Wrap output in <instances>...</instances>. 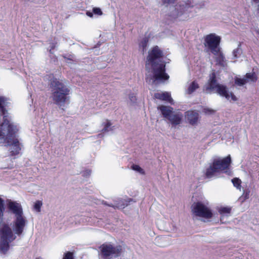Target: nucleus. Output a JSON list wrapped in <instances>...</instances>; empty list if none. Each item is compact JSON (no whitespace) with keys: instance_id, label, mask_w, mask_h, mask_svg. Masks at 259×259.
Returning <instances> with one entry per match:
<instances>
[{"instance_id":"ddd939ff","label":"nucleus","mask_w":259,"mask_h":259,"mask_svg":"<svg viewBox=\"0 0 259 259\" xmlns=\"http://www.w3.org/2000/svg\"><path fill=\"white\" fill-rule=\"evenodd\" d=\"M8 208L15 214V217L23 214L22 206L18 203L10 201L8 203Z\"/></svg>"},{"instance_id":"72a5a7b5","label":"nucleus","mask_w":259,"mask_h":259,"mask_svg":"<svg viewBox=\"0 0 259 259\" xmlns=\"http://www.w3.org/2000/svg\"><path fill=\"white\" fill-rule=\"evenodd\" d=\"M129 98H130L131 101L133 103H134L136 100V96H134V94L130 95Z\"/></svg>"},{"instance_id":"4be33fe9","label":"nucleus","mask_w":259,"mask_h":259,"mask_svg":"<svg viewBox=\"0 0 259 259\" xmlns=\"http://www.w3.org/2000/svg\"><path fill=\"white\" fill-rule=\"evenodd\" d=\"M235 83L239 86H242L247 83V79L245 78V77L242 78L236 77L235 79Z\"/></svg>"},{"instance_id":"2eb2a0df","label":"nucleus","mask_w":259,"mask_h":259,"mask_svg":"<svg viewBox=\"0 0 259 259\" xmlns=\"http://www.w3.org/2000/svg\"><path fill=\"white\" fill-rule=\"evenodd\" d=\"M186 116L190 124H195L198 119L199 114L197 112L193 111H188L186 113Z\"/></svg>"},{"instance_id":"aec40b11","label":"nucleus","mask_w":259,"mask_h":259,"mask_svg":"<svg viewBox=\"0 0 259 259\" xmlns=\"http://www.w3.org/2000/svg\"><path fill=\"white\" fill-rule=\"evenodd\" d=\"M231 208L229 207H221L218 209L219 212L222 215L230 214Z\"/></svg>"},{"instance_id":"b1692460","label":"nucleus","mask_w":259,"mask_h":259,"mask_svg":"<svg viewBox=\"0 0 259 259\" xmlns=\"http://www.w3.org/2000/svg\"><path fill=\"white\" fill-rule=\"evenodd\" d=\"M42 205V203L41 201L37 200L36 201L34 205V209L38 212L40 211V208Z\"/></svg>"},{"instance_id":"f3484780","label":"nucleus","mask_w":259,"mask_h":259,"mask_svg":"<svg viewBox=\"0 0 259 259\" xmlns=\"http://www.w3.org/2000/svg\"><path fill=\"white\" fill-rule=\"evenodd\" d=\"M217 55L218 56L216 58L217 64L224 67L227 66V62L223 53L220 51Z\"/></svg>"},{"instance_id":"39448f33","label":"nucleus","mask_w":259,"mask_h":259,"mask_svg":"<svg viewBox=\"0 0 259 259\" xmlns=\"http://www.w3.org/2000/svg\"><path fill=\"white\" fill-rule=\"evenodd\" d=\"M0 250L6 253L9 249V243L14 240L16 236L13 234L11 228L8 225H4L0 230Z\"/></svg>"},{"instance_id":"cd10ccee","label":"nucleus","mask_w":259,"mask_h":259,"mask_svg":"<svg viewBox=\"0 0 259 259\" xmlns=\"http://www.w3.org/2000/svg\"><path fill=\"white\" fill-rule=\"evenodd\" d=\"M240 47V45H239L238 48L237 49L234 50L233 51V55L234 58H237L238 57V55L241 52V50Z\"/></svg>"},{"instance_id":"9b49d317","label":"nucleus","mask_w":259,"mask_h":259,"mask_svg":"<svg viewBox=\"0 0 259 259\" xmlns=\"http://www.w3.org/2000/svg\"><path fill=\"white\" fill-rule=\"evenodd\" d=\"M14 230L18 235H20L23 232L27 223V220L23 215H19L15 217L13 222Z\"/></svg>"},{"instance_id":"6ab92c4d","label":"nucleus","mask_w":259,"mask_h":259,"mask_svg":"<svg viewBox=\"0 0 259 259\" xmlns=\"http://www.w3.org/2000/svg\"><path fill=\"white\" fill-rule=\"evenodd\" d=\"M245 79H247V82H255L257 80V76L254 72L246 73L244 76Z\"/></svg>"},{"instance_id":"e433bc0d","label":"nucleus","mask_w":259,"mask_h":259,"mask_svg":"<svg viewBox=\"0 0 259 259\" xmlns=\"http://www.w3.org/2000/svg\"><path fill=\"white\" fill-rule=\"evenodd\" d=\"M87 16H88L90 17H92L93 16V13L92 12H87Z\"/></svg>"},{"instance_id":"bb28decb","label":"nucleus","mask_w":259,"mask_h":259,"mask_svg":"<svg viewBox=\"0 0 259 259\" xmlns=\"http://www.w3.org/2000/svg\"><path fill=\"white\" fill-rule=\"evenodd\" d=\"M104 128L102 129L103 132H108L109 131V128L111 125V122L109 120H107L106 122L103 123Z\"/></svg>"},{"instance_id":"f257e3e1","label":"nucleus","mask_w":259,"mask_h":259,"mask_svg":"<svg viewBox=\"0 0 259 259\" xmlns=\"http://www.w3.org/2000/svg\"><path fill=\"white\" fill-rule=\"evenodd\" d=\"M163 52L157 46L149 52L146 62V81L152 85L163 83L169 78L165 73V64L162 61Z\"/></svg>"},{"instance_id":"f704fd0d","label":"nucleus","mask_w":259,"mask_h":259,"mask_svg":"<svg viewBox=\"0 0 259 259\" xmlns=\"http://www.w3.org/2000/svg\"><path fill=\"white\" fill-rule=\"evenodd\" d=\"M102 203L103 204H104V205H107V206H108L112 207L114 208V205L112 204H108L106 201H102Z\"/></svg>"},{"instance_id":"2f4dec72","label":"nucleus","mask_w":259,"mask_h":259,"mask_svg":"<svg viewBox=\"0 0 259 259\" xmlns=\"http://www.w3.org/2000/svg\"><path fill=\"white\" fill-rule=\"evenodd\" d=\"M93 12L97 15H102L103 14V13L99 8H93Z\"/></svg>"},{"instance_id":"7c9ffc66","label":"nucleus","mask_w":259,"mask_h":259,"mask_svg":"<svg viewBox=\"0 0 259 259\" xmlns=\"http://www.w3.org/2000/svg\"><path fill=\"white\" fill-rule=\"evenodd\" d=\"M202 112L206 114H211L214 112V111L209 108H204Z\"/></svg>"},{"instance_id":"f8f14e48","label":"nucleus","mask_w":259,"mask_h":259,"mask_svg":"<svg viewBox=\"0 0 259 259\" xmlns=\"http://www.w3.org/2000/svg\"><path fill=\"white\" fill-rule=\"evenodd\" d=\"M8 103L6 100L3 97H0V112L1 114L3 116V122L2 125V128L6 127L7 125L14 124L13 123H11L10 121L8 118V113L5 109V107L7 106Z\"/></svg>"},{"instance_id":"4c0bfd02","label":"nucleus","mask_w":259,"mask_h":259,"mask_svg":"<svg viewBox=\"0 0 259 259\" xmlns=\"http://www.w3.org/2000/svg\"><path fill=\"white\" fill-rule=\"evenodd\" d=\"M91 171L90 170H87L85 171L87 175H90L91 174Z\"/></svg>"},{"instance_id":"393cba45","label":"nucleus","mask_w":259,"mask_h":259,"mask_svg":"<svg viewBox=\"0 0 259 259\" xmlns=\"http://www.w3.org/2000/svg\"><path fill=\"white\" fill-rule=\"evenodd\" d=\"M25 3H30L36 4H44L46 0H22Z\"/></svg>"},{"instance_id":"9d476101","label":"nucleus","mask_w":259,"mask_h":259,"mask_svg":"<svg viewBox=\"0 0 259 259\" xmlns=\"http://www.w3.org/2000/svg\"><path fill=\"white\" fill-rule=\"evenodd\" d=\"M158 108L160 110L163 116L168 119L171 124L178 125L181 122L182 114L180 113H175L172 108L162 105Z\"/></svg>"},{"instance_id":"473e14b6","label":"nucleus","mask_w":259,"mask_h":259,"mask_svg":"<svg viewBox=\"0 0 259 259\" xmlns=\"http://www.w3.org/2000/svg\"><path fill=\"white\" fill-rule=\"evenodd\" d=\"M175 0H162L164 4H174Z\"/></svg>"},{"instance_id":"c756f323","label":"nucleus","mask_w":259,"mask_h":259,"mask_svg":"<svg viewBox=\"0 0 259 259\" xmlns=\"http://www.w3.org/2000/svg\"><path fill=\"white\" fill-rule=\"evenodd\" d=\"M133 169L139 172L141 174H144V170L138 165H133L132 166Z\"/></svg>"},{"instance_id":"1a4fd4ad","label":"nucleus","mask_w":259,"mask_h":259,"mask_svg":"<svg viewBox=\"0 0 259 259\" xmlns=\"http://www.w3.org/2000/svg\"><path fill=\"white\" fill-rule=\"evenodd\" d=\"M100 248L101 255L105 259L118 256L122 251V247L120 245L114 246L110 244H103Z\"/></svg>"},{"instance_id":"a878e982","label":"nucleus","mask_w":259,"mask_h":259,"mask_svg":"<svg viewBox=\"0 0 259 259\" xmlns=\"http://www.w3.org/2000/svg\"><path fill=\"white\" fill-rule=\"evenodd\" d=\"M249 193L250 191L249 190L244 192L243 195L239 198L241 202H243L245 200L249 198Z\"/></svg>"},{"instance_id":"a211bd4d","label":"nucleus","mask_w":259,"mask_h":259,"mask_svg":"<svg viewBox=\"0 0 259 259\" xmlns=\"http://www.w3.org/2000/svg\"><path fill=\"white\" fill-rule=\"evenodd\" d=\"M199 88L198 84L195 81L192 82L188 87L187 93L191 94Z\"/></svg>"},{"instance_id":"412c9836","label":"nucleus","mask_w":259,"mask_h":259,"mask_svg":"<svg viewBox=\"0 0 259 259\" xmlns=\"http://www.w3.org/2000/svg\"><path fill=\"white\" fill-rule=\"evenodd\" d=\"M148 42V38H147V37H145L144 38H143V40L140 44V47L142 48V52H143V54H144V53L146 51V49L147 46Z\"/></svg>"},{"instance_id":"f03ea898","label":"nucleus","mask_w":259,"mask_h":259,"mask_svg":"<svg viewBox=\"0 0 259 259\" xmlns=\"http://www.w3.org/2000/svg\"><path fill=\"white\" fill-rule=\"evenodd\" d=\"M18 131V128L15 124L9 125L2 128L0 139L2 141L0 144H5L6 146L9 147V151L11 156L19 154L21 150L20 144L16 135Z\"/></svg>"},{"instance_id":"c85d7f7f","label":"nucleus","mask_w":259,"mask_h":259,"mask_svg":"<svg viewBox=\"0 0 259 259\" xmlns=\"http://www.w3.org/2000/svg\"><path fill=\"white\" fill-rule=\"evenodd\" d=\"M63 259H74L72 252H67L64 254Z\"/></svg>"},{"instance_id":"6e6552de","label":"nucleus","mask_w":259,"mask_h":259,"mask_svg":"<svg viewBox=\"0 0 259 259\" xmlns=\"http://www.w3.org/2000/svg\"><path fill=\"white\" fill-rule=\"evenodd\" d=\"M192 211L195 216L206 219H211L213 215L208 206L200 202L193 203L192 205Z\"/></svg>"},{"instance_id":"7ed1b4c3","label":"nucleus","mask_w":259,"mask_h":259,"mask_svg":"<svg viewBox=\"0 0 259 259\" xmlns=\"http://www.w3.org/2000/svg\"><path fill=\"white\" fill-rule=\"evenodd\" d=\"M51 85L53 88L52 97L54 103L57 105L60 108L64 110V107L65 103H68L70 90L62 82L57 79H53Z\"/></svg>"},{"instance_id":"a19ab883","label":"nucleus","mask_w":259,"mask_h":259,"mask_svg":"<svg viewBox=\"0 0 259 259\" xmlns=\"http://www.w3.org/2000/svg\"><path fill=\"white\" fill-rule=\"evenodd\" d=\"M35 259H42V258L40 257H36Z\"/></svg>"},{"instance_id":"dca6fc26","label":"nucleus","mask_w":259,"mask_h":259,"mask_svg":"<svg viewBox=\"0 0 259 259\" xmlns=\"http://www.w3.org/2000/svg\"><path fill=\"white\" fill-rule=\"evenodd\" d=\"M131 201H133V199L131 198L127 199H120L117 203H115L114 208H123L125 206H127L128 203Z\"/></svg>"},{"instance_id":"ea45409f","label":"nucleus","mask_w":259,"mask_h":259,"mask_svg":"<svg viewBox=\"0 0 259 259\" xmlns=\"http://www.w3.org/2000/svg\"><path fill=\"white\" fill-rule=\"evenodd\" d=\"M64 57V58L67 59L68 60H72L71 59H70V58H67L66 57Z\"/></svg>"},{"instance_id":"4468645a","label":"nucleus","mask_w":259,"mask_h":259,"mask_svg":"<svg viewBox=\"0 0 259 259\" xmlns=\"http://www.w3.org/2000/svg\"><path fill=\"white\" fill-rule=\"evenodd\" d=\"M154 97L156 99L166 101L170 104H172L173 100L170 97V95L168 92L157 93L154 94Z\"/></svg>"},{"instance_id":"5701e85b","label":"nucleus","mask_w":259,"mask_h":259,"mask_svg":"<svg viewBox=\"0 0 259 259\" xmlns=\"http://www.w3.org/2000/svg\"><path fill=\"white\" fill-rule=\"evenodd\" d=\"M234 186L238 189H241V180L238 178H234L232 180Z\"/></svg>"},{"instance_id":"423d86ee","label":"nucleus","mask_w":259,"mask_h":259,"mask_svg":"<svg viewBox=\"0 0 259 259\" xmlns=\"http://www.w3.org/2000/svg\"><path fill=\"white\" fill-rule=\"evenodd\" d=\"M231 162L230 155L222 159H216L213 162L211 165L208 168L206 171V176L207 178H211L216 172L224 171L227 169Z\"/></svg>"},{"instance_id":"20e7f679","label":"nucleus","mask_w":259,"mask_h":259,"mask_svg":"<svg viewBox=\"0 0 259 259\" xmlns=\"http://www.w3.org/2000/svg\"><path fill=\"white\" fill-rule=\"evenodd\" d=\"M206 91H214L222 97H225L228 100L230 99L236 101L237 98L232 93L229 92L226 85L217 83L214 72H212L209 76V79L205 86Z\"/></svg>"},{"instance_id":"c9c22d12","label":"nucleus","mask_w":259,"mask_h":259,"mask_svg":"<svg viewBox=\"0 0 259 259\" xmlns=\"http://www.w3.org/2000/svg\"><path fill=\"white\" fill-rule=\"evenodd\" d=\"M56 47V45L54 43H52L51 44V49L50 50V52L52 53L51 50L54 49Z\"/></svg>"},{"instance_id":"0eeeda50","label":"nucleus","mask_w":259,"mask_h":259,"mask_svg":"<svg viewBox=\"0 0 259 259\" xmlns=\"http://www.w3.org/2000/svg\"><path fill=\"white\" fill-rule=\"evenodd\" d=\"M221 41L220 36L214 33L206 35L204 38V46L206 48V52L210 51L213 54L216 55L219 53V47Z\"/></svg>"},{"instance_id":"58836bf2","label":"nucleus","mask_w":259,"mask_h":259,"mask_svg":"<svg viewBox=\"0 0 259 259\" xmlns=\"http://www.w3.org/2000/svg\"><path fill=\"white\" fill-rule=\"evenodd\" d=\"M2 133V125H1L0 126V135ZM2 140L1 139H0V142H2Z\"/></svg>"}]
</instances>
